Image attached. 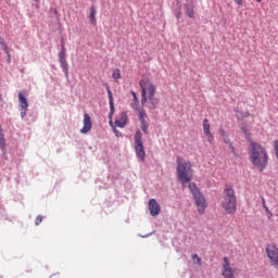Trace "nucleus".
I'll return each instance as SVG.
<instances>
[{"label": "nucleus", "mask_w": 278, "mask_h": 278, "mask_svg": "<svg viewBox=\"0 0 278 278\" xmlns=\"http://www.w3.org/2000/svg\"><path fill=\"white\" fill-rule=\"evenodd\" d=\"M139 86L141 88V105L148 108V110H156L157 105H160V98L155 96L157 92L155 85L149 77H142Z\"/></svg>", "instance_id": "obj_1"}, {"label": "nucleus", "mask_w": 278, "mask_h": 278, "mask_svg": "<svg viewBox=\"0 0 278 278\" xmlns=\"http://www.w3.org/2000/svg\"><path fill=\"white\" fill-rule=\"evenodd\" d=\"M268 151L264 146L251 141L250 142V161L252 162V165L256 170H260V173H264L266 168L268 167Z\"/></svg>", "instance_id": "obj_2"}, {"label": "nucleus", "mask_w": 278, "mask_h": 278, "mask_svg": "<svg viewBox=\"0 0 278 278\" xmlns=\"http://www.w3.org/2000/svg\"><path fill=\"white\" fill-rule=\"evenodd\" d=\"M222 207L226 214L233 215L238 210V199L233 186L226 185L223 193Z\"/></svg>", "instance_id": "obj_3"}, {"label": "nucleus", "mask_w": 278, "mask_h": 278, "mask_svg": "<svg viewBox=\"0 0 278 278\" xmlns=\"http://www.w3.org/2000/svg\"><path fill=\"white\" fill-rule=\"evenodd\" d=\"M176 164L177 177L180 184H182V186H186V184H189V181L192 180V177L190 176V173H192V163L184 161L181 156H177Z\"/></svg>", "instance_id": "obj_4"}, {"label": "nucleus", "mask_w": 278, "mask_h": 278, "mask_svg": "<svg viewBox=\"0 0 278 278\" xmlns=\"http://www.w3.org/2000/svg\"><path fill=\"white\" fill-rule=\"evenodd\" d=\"M189 190L195 201L199 214L203 215L207 208V201L205 200V195L201 193V189H199L194 182L189 184Z\"/></svg>", "instance_id": "obj_5"}, {"label": "nucleus", "mask_w": 278, "mask_h": 278, "mask_svg": "<svg viewBox=\"0 0 278 278\" xmlns=\"http://www.w3.org/2000/svg\"><path fill=\"white\" fill-rule=\"evenodd\" d=\"M238 273V268L236 265L231 264L229 257L224 256L222 260V277L224 278H236V274Z\"/></svg>", "instance_id": "obj_6"}, {"label": "nucleus", "mask_w": 278, "mask_h": 278, "mask_svg": "<svg viewBox=\"0 0 278 278\" xmlns=\"http://www.w3.org/2000/svg\"><path fill=\"white\" fill-rule=\"evenodd\" d=\"M135 152L137 157H139L141 162H144V159L147 157V152H144V144L142 143V132L140 130H137L135 134Z\"/></svg>", "instance_id": "obj_7"}, {"label": "nucleus", "mask_w": 278, "mask_h": 278, "mask_svg": "<svg viewBox=\"0 0 278 278\" xmlns=\"http://www.w3.org/2000/svg\"><path fill=\"white\" fill-rule=\"evenodd\" d=\"M265 251H266V255H267L271 266H274L278 269V248H277V245L267 244Z\"/></svg>", "instance_id": "obj_8"}, {"label": "nucleus", "mask_w": 278, "mask_h": 278, "mask_svg": "<svg viewBox=\"0 0 278 278\" xmlns=\"http://www.w3.org/2000/svg\"><path fill=\"white\" fill-rule=\"evenodd\" d=\"M138 118L140 121L141 131H143L146 135H149V122H147V112H144V109L139 111Z\"/></svg>", "instance_id": "obj_9"}, {"label": "nucleus", "mask_w": 278, "mask_h": 278, "mask_svg": "<svg viewBox=\"0 0 278 278\" xmlns=\"http://www.w3.org/2000/svg\"><path fill=\"white\" fill-rule=\"evenodd\" d=\"M83 124L84 126L80 129V134H88L90 129H92V119L90 118V115L88 113L84 114Z\"/></svg>", "instance_id": "obj_10"}, {"label": "nucleus", "mask_w": 278, "mask_h": 278, "mask_svg": "<svg viewBox=\"0 0 278 278\" xmlns=\"http://www.w3.org/2000/svg\"><path fill=\"white\" fill-rule=\"evenodd\" d=\"M149 210H150L151 216H159L160 212H162V207H160V204L155 199H151L149 201Z\"/></svg>", "instance_id": "obj_11"}, {"label": "nucleus", "mask_w": 278, "mask_h": 278, "mask_svg": "<svg viewBox=\"0 0 278 278\" xmlns=\"http://www.w3.org/2000/svg\"><path fill=\"white\" fill-rule=\"evenodd\" d=\"M210 127H211L210 119L205 118L203 121V134H204V136H206L207 142H210V144H212V142H214V136L212 135Z\"/></svg>", "instance_id": "obj_12"}, {"label": "nucleus", "mask_w": 278, "mask_h": 278, "mask_svg": "<svg viewBox=\"0 0 278 278\" xmlns=\"http://www.w3.org/2000/svg\"><path fill=\"white\" fill-rule=\"evenodd\" d=\"M130 93L132 96V102L130 103V108L135 112H138V114H140V111H142V109H140V100L138 99V96L135 93V91H130Z\"/></svg>", "instance_id": "obj_13"}, {"label": "nucleus", "mask_w": 278, "mask_h": 278, "mask_svg": "<svg viewBox=\"0 0 278 278\" xmlns=\"http://www.w3.org/2000/svg\"><path fill=\"white\" fill-rule=\"evenodd\" d=\"M18 103H20L21 110H27L29 108V102L27 101V98L25 97L24 91L18 92Z\"/></svg>", "instance_id": "obj_14"}, {"label": "nucleus", "mask_w": 278, "mask_h": 278, "mask_svg": "<svg viewBox=\"0 0 278 278\" xmlns=\"http://www.w3.org/2000/svg\"><path fill=\"white\" fill-rule=\"evenodd\" d=\"M127 121H128V117H127V113L125 112H122L119 114V117L115 121V125L116 127H125V125H127Z\"/></svg>", "instance_id": "obj_15"}, {"label": "nucleus", "mask_w": 278, "mask_h": 278, "mask_svg": "<svg viewBox=\"0 0 278 278\" xmlns=\"http://www.w3.org/2000/svg\"><path fill=\"white\" fill-rule=\"evenodd\" d=\"M108 94H109V105L111 110V114H114V97L112 96V91L110 88H108Z\"/></svg>", "instance_id": "obj_16"}, {"label": "nucleus", "mask_w": 278, "mask_h": 278, "mask_svg": "<svg viewBox=\"0 0 278 278\" xmlns=\"http://www.w3.org/2000/svg\"><path fill=\"white\" fill-rule=\"evenodd\" d=\"M89 20L90 23H92L93 25L97 23V10L94 9V7L90 8Z\"/></svg>", "instance_id": "obj_17"}, {"label": "nucleus", "mask_w": 278, "mask_h": 278, "mask_svg": "<svg viewBox=\"0 0 278 278\" xmlns=\"http://www.w3.org/2000/svg\"><path fill=\"white\" fill-rule=\"evenodd\" d=\"M61 67L63 68L64 73L68 75V63L66 62V58L60 59Z\"/></svg>", "instance_id": "obj_18"}, {"label": "nucleus", "mask_w": 278, "mask_h": 278, "mask_svg": "<svg viewBox=\"0 0 278 278\" xmlns=\"http://www.w3.org/2000/svg\"><path fill=\"white\" fill-rule=\"evenodd\" d=\"M225 144H231V139H229V135H227V132H225V130L222 131L220 134Z\"/></svg>", "instance_id": "obj_19"}, {"label": "nucleus", "mask_w": 278, "mask_h": 278, "mask_svg": "<svg viewBox=\"0 0 278 278\" xmlns=\"http://www.w3.org/2000/svg\"><path fill=\"white\" fill-rule=\"evenodd\" d=\"M186 14L189 16V18H194V9H192V7H187Z\"/></svg>", "instance_id": "obj_20"}, {"label": "nucleus", "mask_w": 278, "mask_h": 278, "mask_svg": "<svg viewBox=\"0 0 278 278\" xmlns=\"http://www.w3.org/2000/svg\"><path fill=\"white\" fill-rule=\"evenodd\" d=\"M0 46L2 47L4 53L7 55H9L10 54V50L8 49V45H5V41L1 37H0Z\"/></svg>", "instance_id": "obj_21"}, {"label": "nucleus", "mask_w": 278, "mask_h": 278, "mask_svg": "<svg viewBox=\"0 0 278 278\" xmlns=\"http://www.w3.org/2000/svg\"><path fill=\"white\" fill-rule=\"evenodd\" d=\"M261 200H262V205H263L265 212L267 214H269L270 216H273V212H270V208H268V206L266 205V199H264V197H262Z\"/></svg>", "instance_id": "obj_22"}, {"label": "nucleus", "mask_w": 278, "mask_h": 278, "mask_svg": "<svg viewBox=\"0 0 278 278\" xmlns=\"http://www.w3.org/2000/svg\"><path fill=\"white\" fill-rule=\"evenodd\" d=\"M112 77L113 79H121V70L116 68L113 71V74H112Z\"/></svg>", "instance_id": "obj_23"}, {"label": "nucleus", "mask_w": 278, "mask_h": 278, "mask_svg": "<svg viewBox=\"0 0 278 278\" xmlns=\"http://www.w3.org/2000/svg\"><path fill=\"white\" fill-rule=\"evenodd\" d=\"M42 220H45V216L42 215H38L35 219V225L38 226L40 225V223H42Z\"/></svg>", "instance_id": "obj_24"}, {"label": "nucleus", "mask_w": 278, "mask_h": 278, "mask_svg": "<svg viewBox=\"0 0 278 278\" xmlns=\"http://www.w3.org/2000/svg\"><path fill=\"white\" fill-rule=\"evenodd\" d=\"M192 260H193V262L194 261L197 262L198 266H201V257H199L198 254H193L192 255Z\"/></svg>", "instance_id": "obj_25"}, {"label": "nucleus", "mask_w": 278, "mask_h": 278, "mask_svg": "<svg viewBox=\"0 0 278 278\" xmlns=\"http://www.w3.org/2000/svg\"><path fill=\"white\" fill-rule=\"evenodd\" d=\"M60 60H62V58H66V49L64 48V46L62 47V51L59 54Z\"/></svg>", "instance_id": "obj_26"}, {"label": "nucleus", "mask_w": 278, "mask_h": 278, "mask_svg": "<svg viewBox=\"0 0 278 278\" xmlns=\"http://www.w3.org/2000/svg\"><path fill=\"white\" fill-rule=\"evenodd\" d=\"M228 147H229L231 153H233V155H237V153H236V147H233V143H229Z\"/></svg>", "instance_id": "obj_27"}, {"label": "nucleus", "mask_w": 278, "mask_h": 278, "mask_svg": "<svg viewBox=\"0 0 278 278\" xmlns=\"http://www.w3.org/2000/svg\"><path fill=\"white\" fill-rule=\"evenodd\" d=\"M236 5H239L240 8H242L244 1L243 0H235Z\"/></svg>", "instance_id": "obj_28"}, {"label": "nucleus", "mask_w": 278, "mask_h": 278, "mask_svg": "<svg viewBox=\"0 0 278 278\" xmlns=\"http://www.w3.org/2000/svg\"><path fill=\"white\" fill-rule=\"evenodd\" d=\"M25 116H27V110L21 109V117L25 118Z\"/></svg>", "instance_id": "obj_29"}, {"label": "nucleus", "mask_w": 278, "mask_h": 278, "mask_svg": "<svg viewBox=\"0 0 278 278\" xmlns=\"http://www.w3.org/2000/svg\"><path fill=\"white\" fill-rule=\"evenodd\" d=\"M241 131L244 134V136H249V129H247V127H242Z\"/></svg>", "instance_id": "obj_30"}, {"label": "nucleus", "mask_w": 278, "mask_h": 278, "mask_svg": "<svg viewBox=\"0 0 278 278\" xmlns=\"http://www.w3.org/2000/svg\"><path fill=\"white\" fill-rule=\"evenodd\" d=\"M249 116H251V113L250 112H245V113H243L241 118H249Z\"/></svg>", "instance_id": "obj_31"}, {"label": "nucleus", "mask_w": 278, "mask_h": 278, "mask_svg": "<svg viewBox=\"0 0 278 278\" xmlns=\"http://www.w3.org/2000/svg\"><path fill=\"white\" fill-rule=\"evenodd\" d=\"M7 58H8V64H10V62H12V55L10 54V51H9V54H7Z\"/></svg>", "instance_id": "obj_32"}, {"label": "nucleus", "mask_w": 278, "mask_h": 278, "mask_svg": "<svg viewBox=\"0 0 278 278\" xmlns=\"http://www.w3.org/2000/svg\"><path fill=\"white\" fill-rule=\"evenodd\" d=\"M114 134L115 136H117V138L122 136V134L118 130H116V128H114Z\"/></svg>", "instance_id": "obj_33"}, {"label": "nucleus", "mask_w": 278, "mask_h": 278, "mask_svg": "<svg viewBox=\"0 0 278 278\" xmlns=\"http://www.w3.org/2000/svg\"><path fill=\"white\" fill-rule=\"evenodd\" d=\"M176 17H177L178 20L181 18V12H180V11L176 14Z\"/></svg>", "instance_id": "obj_34"}, {"label": "nucleus", "mask_w": 278, "mask_h": 278, "mask_svg": "<svg viewBox=\"0 0 278 278\" xmlns=\"http://www.w3.org/2000/svg\"><path fill=\"white\" fill-rule=\"evenodd\" d=\"M256 1V3H262V0H255Z\"/></svg>", "instance_id": "obj_35"}, {"label": "nucleus", "mask_w": 278, "mask_h": 278, "mask_svg": "<svg viewBox=\"0 0 278 278\" xmlns=\"http://www.w3.org/2000/svg\"><path fill=\"white\" fill-rule=\"evenodd\" d=\"M36 1V3H40V0H35Z\"/></svg>", "instance_id": "obj_36"}, {"label": "nucleus", "mask_w": 278, "mask_h": 278, "mask_svg": "<svg viewBox=\"0 0 278 278\" xmlns=\"http://www.w3.org/2000/svg\"><path fill=\"white\" fill-rule=\"evenodd\" d=\"M237 118H240V115H239V114H237Z\"/></svg>", "instance_id": "obj_37"}]
</instances>
